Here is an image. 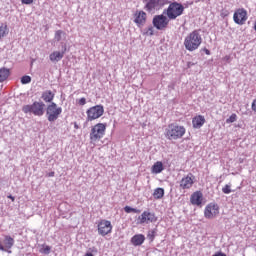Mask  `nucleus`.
<instances>
[{
    "mask_svg": "<svg viewBox=\"0 0 256 256\" xmlns=\"http://www.w3.org/2000/svg\"><path fill=\"white\" fill-rule=\"evenodd\" d=\"M201 43H203V38L201 37V34H199L197 30H194L188 36H186L184 40V47L187 51H197Z\"/></svg>",
    "mask_w": 256,
    "mask_h": 256,
    "instance_id": "nucleus-1",
    "label": "nucleus"
},
{
    "mask_svg": "<svg viewBox=\"0 0 256 256\" xmlns=\"http://www.w3.org/2000/svg\"><path fill=\"white\" fill-rule=\"evenodd\" d=\"M185 135V127L179 126L177 123H172L167 126L165 129V137L169 139V141H177V139H181Z\"/></svg>",
    "mask_w": 256,
    "mask_h": 256,
    "instance_id": "nucleus-2",
    "label": "nucleus"
},
{
    "mask_svg": "<svg viewBox=\"0 0 256 256\" xmlns=\"http://www.w3.org/2000/svg\"><path fill=\"white\" fill-rule=\"evenodd\" d=\"M23 113H32L36 117H43L45 115V103L43 101H35L31 105H24L22 107Z\"/></svg>",
    "mask_w": 256,
    "mask_h": 256,
    "instance_id": "nucleus-3",
    "label": "nucleus"
},
{
    "mask_svg": "<svg viewBox=\"0 0 256 256\" xmlns=\"http://www.w3.org/2000/svg\"><path fill=\"white\" fill-rule=\"evenodd\" d=\"M183 11H185L183 4L172 2L168 8L163 11V15H167L168 19L170 20H175L177 17H181Z\"/></svg>",
    "mask_w": 256,
    "mask_h": 256,
    "instance_id": "nucleus-4",
    "label": "nucleus"
},
{
    "mask_svg": "<svg viewBox=\"0 0 256 256\" xmlns=\"http://www.w3.org/2000/svg\"><path fill=\"white\" fill-rule=\"evenodd\" d=\"M107 129V124L98 123L92 127L90 132V140L92 143H97V141H101L105 135V130Z\"/></svg>",
    "mask_w": 256,
    "mask_h": 256,
    "instance_id": "nucleus-5",
    "label": "nucleus"
},
{
    "mask_svg": "<svg viewBox=\"0 0 256 256\" xmlns=\"http://www.w3.org/2000/svg\"><path fill=\"white\" fill-rule=\"evenodd\" d=\"M61 113H63V109L61 107H57L55 102H51L46 108V116L50 123L57 121Z\"/></svg>",
    "mask_w": 256,
    "mask_h": 256,
    "instance_id": "nucleus-6",
    "label": "nucleus"
},
{
    "mask_svg": "<svg viewBox=\"0 0 256 256\" xmlns=\"http://www.w3.org/2000/svg\"><path fill=\"white\" fill-rule=\"evenodd\" d=\"M104 113L105 108H103V105L93 106L86 111V121H95V119H99V117H102Z\"/></svg>",
    "mask_w": 256,
    "mask_h": 256,
    "instance_id": "nucleus-7",
    "label": "nucleus"
},
{
    "mask_svg": "<svg viewBox=\"0 0 256 256\" xmlns=\"http://www.w3.org/2000/svg\"><path fill=\"white\" fill-rule=\"evenodd\" d=\"M152 24L158 31H163V29H167V25H169V18L163 14L156 15L153 17Z\"/></svg>",
    "mask_w": 256,
    "mask_h": 256,
    "instance_id": "nucleus-8",
    "label": "nucleus"
},
{
    "mask_svg": "<svg viewBox=\"0 0 256 256\" xmlns=\"http://www.w3.org/2000/svg\"><path fill=\"white\" fill-rule=\"evenodd\" d=\"M113 231V225H111V221L102 220L98 223V233L105 237V235H109Z\"/></svg>",
    "mask_w": 256,
    "mask_h": 256,
    "instance_id": "nucleus-9",
    "label": "nucleus"
},
{
    "mask_svg": "<svg viewBox=\"0 0 256 256\" xmlns=\"http://www.w3.org/2000/svg\"><path fill=\"white\" fill-rule=\"evenodd\" d=\"M146 5L144 9L151 13V11H154V9H161L166 3L167 0H145Z\"/></svg>",
    "mask_w": 256,
    "mask_h": 256,
    "instance_id": "nucleus-10",
    "label": "nucleus"
},
{
    "mask_svg": "<svg viewBox=\"0 0 256 256\" xmlns=\"http://www.w3.org/2000/svg\"><path fill=\"white\" fill-rule=\"evenodd\" d=\"M219 215V205L210 203L206 206L204 216L206 219H215Z\"/></svg>",
    "mask_w": 256,
    "mask_h": 256,
    "instance_id": "nucleus-11",
    "label": "nucleus"
},
{
    "mask_svg": "<svg viewBox=\"0 0 256 256\" xmlns=\"http://www.w3.org/2000/svg\"><path fill=\"white\" fill-rule=\"evenodd\" d=\"M157 221V217L155 216V213H151L149 211H144L139 217H138V224L143 225V223H155Z\"/></svg>",
    "mask_w": 256,
    "mask_h": 256,
    "instance_id": "nucleus-12",
    "label": "nucleus"
},
{
    "mask_svg": "<svg viewBox=\"0 0 256 256\" xmlns=\"http://www.w3.org/2000/svg\"><path fill=\"white\" fill-rule=\"evenodd\" d=\"M233 19L237 25H243L247 21V11L245 9H238L234 13Z\"/></svg>",
    "mask_w": 256,
    "mask_h": 256,
    "instance_id": "nucleus-13",
    "label": "nucleus"
},
{
    "mask_svg": "<svg viewBox=\"0 0 256 256\" xmlns=\"http://www.w3.org/2000/svg\"><path fill=\"white\" fill-rule=\"evenodd\" d=\"M134 17V23H136L138 27H143V25L147 23V13H145L144 11L136 12Z\"/></svg>",
    "mask_w": 256,
    "mask_h": 256,
    "instance_id": "nucleus-14",
    "label": "nucleus"
},
{
    "mask_svg": "<svg viewBox=\"0 0 256 256\" xmlns=\"http://www.w3.org/2000/svg\"><path fill=\"white\" fill-rule=\"evenodd\" d=\"M193 179H195V176H193L191 173H189L186 177L182 178V180L180 181L181 189H191L194 183Z\"/></svg>",
    "mask_w": 256,
    "mask_h": 256,
    "instance_id": "nucleus-15",
    "label": "nucleus"
},
{
    "mask_svg": "<svg viewBox=\"0 0 256 256\" xmlns=\"http://www.w3.org/2000/svg\"><path fill=\"white\" fill-rule=\"evenodd\" d=\"M190 203L192 205L201 206L203 203V193L201 191L194 192L190 197Z\"/></svg>",
    "mask_w": 256,
    "mask_h": 256,
    "instance_id": "nucleus-16",
    "label": "nucleus"
},
{
    "mask_svg": "<svg viewBox=\"0 0 256 256\" xmlns=\"http://www.w3.org/2000/svg\"><path fill=\"white\" fill-rule=\"evenodd\" d=\"M65 51H67V47H64V50H62L61 52L54 51L49 55L50 61H52V63H59V61H61V59L65 57Z\"/></svg>",
    "mask_w": 256,
    "mask_h": 256,
    "instance_id": "nucleus-17",
    "label": "nucleus"
},
{
    "mask_svg": "<svg viewBox=\"0 0 256 256\" xmlns=\"http://www.w3.org/2000/svg\"><path fill=\"white\" fill-rule=\"evenodd\" d=\"M192 125L194 129H201L205 125V117L199 115L193 118Z\"/></svg>",
    "mask_w": 256,
    "mask_h": 256,
    "instance_id": "nucleus-18",
    "label": "nucleus"
},
{
    "mask_svg": "<svg viewBox=\"0 0 256 256\" xmlns=\"http://www.w3.org/2000/svg\"><path fill=\"white\" fill-rule=\"evenodd\" d=\"M131 243L135 247H139L142 243H145V235L136 234L131 238Z\"/></svg>",
    "mask_w": 256,
    "mask_h": 256,
    "instance_id": "nucleus-19",
    "label": "nucleus"
},
{
    "mask_svg": "<svg viewBox=\"0 0 256 256\" xmlns=\"http://www.w3.org/2000/svg\"><path fill=\"white\" fill-rule=\"evenodd\" d=\"M41 99H43L45 103H53V99H55V94L51 90H46L42 93Z\"/></svg>",
    "mask_w": 256,
    "mask_h": 256,
    "instance_id": "nucleus-20",
    "label": "nucleus"
},
{
    "mask_svg": "<svg viewBox=\"0 0 256 256\" xmlns=\"http://www.w3.org/2000/svg\"><path fill=\"white\" fill-rule=\"evenodd\" d=\"M11 74L9 68H0V83H3V81H7L9 78V75Z\"/></svg>",
    "mask_w": 256,
    "mask_h": 256,
    "instance_id": "nucleus-21",
    "label": "nucleus"
},
{
    "mask_svg": "<svg viewBox=\"0 0 256 256\" xmlns=\"http://www.w3.org/2000/svg\"><path fill=\"white\" fill-rule=\"evenodd\" d=\"M163 169H165L163 167V162L158 161V162L154 163V165L152 166V173H155L157 175L159 173H162Z\"/></svg>",
    "mask_w": 256,
    "mask_h": 256,
    "instance_id": "nucleus-22",
    "label": "nucleus"
},
{
    "mask_svg": "<svg viewBox=\"0 0 256 256\" xmlns=\"http://www.w3.org/2000/svg\"><path fill=\"white\" fill-rule=\"evenodd\" d=\"M164 195H165V189L163 188H156L153 192L154 199H163Z\"/></svg>",
    "mask_w": 256,
    "mask_h": 256,
    "instance_id": "nucleus-23",
    "label": "nucleus"
},
{
    "mask_svg": "<svg viewBox=\"0 0 256 256\" xmlns=\"http://www.w3.org/2000/svg\"><path fill=\"white\" fill-rule=\"evenodd\" d=\"M4 245L6 249H11L15 245V240L11 236H5Z\"/></svg>",
    "mask_w": 256,
    "mask_h": 256,
    "instance_id": "nucleus-24",
    "label": "nucleus"
},
{
    "mask_svg": "<svg viewBox=\"0 0 256 256\" xmlns=\"http://www.w3.org/2000/svg\"><path fill=\"white\" fill-rule=\"evenodd\" d=\"M66 33L63 30H57L55 32L54 40L59 42L65 39Z\"/></svg>",
    "mask_w": 256,
    "mask_h": 256,
    "instance_id": "nucleus-25",
    "label": "nucleus"
},
{
    "mask_svg": "<svg viewBox=\"0 0 256 256\" xmlns=\"http://www.w3.org/2000/svg\"><path fill=\"white\" fill-rule=\"evenodd\" d=\"M9 30L7 28V24H1L0 25V39H3L6 35H8Z\"/></svg>",
    "mask_w": 256,
    "mask_h": 256,
    "instance_id": "nucleus-26",
    "label": "nucleus"
},
{
    "mask_svg": "<svg viewBox=\"0 0 256 256\" xmlns=\"http://www.w3.org/2000/svg\"><path fill=\"white\" fill-rule=\"evenodd\" d=\"M156 235H157V230L156 229L149 230L148 234H147V238L149 239V241H154Z\"/></svg>",
    "mask_w": 256,
    "mask_h": 256,
    "instance_id": "nucleus-27",
    "label": "nucleus"
},
{
    "mask_svg": "<svg viewBox=\"0 0 256 256\" xmlns=\"http://www.w3.org/2000/svg\"><path fill=\"white\" fill-rule=\"evenodd\" d=\"M21 83H22V85H27V84L31 83V76H29V75L22 76Z\"/></svg>",
    "mask_w": 256,
    "mask_h": 256,
    "instance_id": "nucleus-28",
    "label": "nucleus"
},
{
    "mask_svg": "<svg viewBox=\"0 0 256 256\" xmlns=\"http://www.w3.org/2000/svg\"><path fill=\"white\" fill-rule=\"evenodd\" d=\"M144 35H149L150 37H153V35H155V30L153 26H149L148 29L144 32Z\"/></svg>",
    "mask_w": 256,
    "mask_h": 256,
    "instance_id": "nucleus-29",
    "label": "nucleus"
},
{
    "mask_svg": "<svg viewBox=\"0 0 256 256\" xmlns=\"http://www.w3.org/2000/svg\"><path fill=\"white\" fill-rule=\"evenodd\" d=\"M222 192H223L225 195H229V193L232 192V190H231V184H226V185L222 188Z\"/></svg>",
    "mask_w": 256,
    "mask_h": 256,
    "instance_id": "nucleus-30",
    "label": "nucleus"
},
{
    "mask_svg": "<svg viewBox=\"0 0 256 256\" xmlns=\"http://www.w3.org/2000/svg\"><path fill=\"white\" fill-rule=\"evenodd\" d=\"M237 121V114H232L228 119H226V123H235Z\"/></svg>",
    "mask_w": 256,
    "mask_h": 256,
    "instance_id": "nucleus-31",
    "label": "nucleus"
},
{
    "mask_svg": "<svg viewBox=\"0 0 256 256\" xmlns=\"http://www.w3.org/2000/svg\"><path fill=\"white\" fill-rule=\"evenodd\" d=\"M124 211L125 213H133V208L131 206H125Z\"/></svg>",
    "mask_w": 256,
    "mask_h": 256,
    "instance_id": "nucleus-32",
    "label": "nucleus"
},
{
    "mask_svg": "<svg viewBox=\"0 0 256 256\" xmlns=\"http://www.w3.org/2000/svg\"><path fill=\"white\" fill-rule=\"evenodd\" d=\"M79 105L83 106V105H86L87 104V99L85 98H80L79 101H78Z\"/></svg>",
    "mask_w": 256,
    "mask_h": 256,
    "instance_id": "nucleus-33",
    "label": "nucleus"
},
{
    "mask_svg": "<svg viewBox=\"0 0 256 256\" xmlns=\"http://www.w3.org/2000/svg\"><path fill=\"white\" fill-rule=\"evenodd\" d=\"M43 253H44L45 255H49V253H51V247L46 246V247L44 248V250H43Z\"/></svg>",
    "mask_w": 256,
    "mask_h": 256,
    "instance_id": "nucleus-34",
    "label": "nucleus"
},
{
    "mask_svg": "<svg viewBox=\"0 0 256 256\" xmlns=\"http://www.w3.org/2000/svg\"><path fill=\"white\" fill-rule=\"evenodd\" d=\"M22 3L24 5H31L33 3V0H22Z\"/></svg>",
    "mask_w": 256,
    "mask_h": 256,
    "instance_id": "nucleus-35",
    "label": "nucleus"
},
{
    "mask_svg": "<svg viewBox=\"0 0 256 256\" xmlns=\"http://www.w3.org/2000/svg\"><path fill=\"white\" fill-rule=\"evenodd\" d=\"M252 111L256 113V99L252 102Z\"/></svg>",
    "mask_w": 256,
    "mask_h": 256,
    "instance_id": "nucleus-36",
    "label": "nucleus"
},
{
    "mask_svg": "<svg viewBox=\"0 0 256 256\" xmlns=\"http://www.w3.org/2000/svg\"><path fill=\"white\" fill-rule=\"evenodd\" d=\"M213 256H227V254L223 253V252H217L216 254H214Z\"/></svg>",
    "mask_w": 256,
    "mask_h": 256,
    "instance_id": "nucleus-37",
    "label": "nucleus"
},
{
    "mask_svg": "<svg viewBox=\"0 0 256 256\" xmlns=\"http://www.w3.org/2000/svg\"><path fill=\"white\" fill-rule=\"evenodd\" d=\"M193 65H195V63H193V62H188V63H187V68H188V69H191V68L193 67Z\"/></svg>",
    "mask_w": 256,
    "mask_h": 256,
    "instance_id": "nucleus-38",
    "label": "nucleus"
},
{
    "mask_svg": "<svg viewBox=\"0 0 256 256\" xmlns=\"http://www.w3.org/2000/svg\"><path fill=\"white\" fill-rule=\"evenodd\" d=\"M132 213H141V210L137 208H132Z\"/></svg>",
    "mask_w": 256,
    "mask_h": 256,
    "instance_id": "nucleus-39",
    "label": "nucleus"
},
{
    "mask_svg": "<svg viewBox=\"0 0 256 256\" xmlns=\"http://www.w3.org/2000/svg\"><path fill=\"white\" fill-rule=\"evenodd\" d=\"M203 51L206 53V55H211V51H209V49L204 48Z\"/></svg>",
    "mask_w": 256,
    "mask_h": 256,
    "instance_id": "nucleus-40",
    "label": "nucleus"
},
{
    "mask_svg": "<svg viewBox=\"0 0 256 256\" xmlns=\"http://www.w3.org/2000/svg\"><path fill=\"white\" fill-rule=\"evenodd\" d=\"M47 177H55V172H49L48 174H47Z\"/></svg>",
    "mask_w": 256,
    "mask_h": 256,
    "instance_id": "nucleus-41",
    "label": "nucleus"
},
{
    "mask_svg": "<svg viewBox=\"0 0 256 256\" xmlns=\"http://www.w3.org/2000/svg\"><path fill=\"white\" fill-rule=\"evenodd\" d=\"M74 128L79 129V125L77 124V122L74 123Z\"/></svg>",
    "mask_w": 256,
    "mask_h": 256,
    "instance_id": "nucleus-42",
    "label": "nucleus"
},
{
    "mask_svg": "<svg viewBox=\"0 0 256 256\" xmlns=\"http://www.w3.org/2000/svg\"><path fill=\"white\" fill-rule=\"evenodd\" d=\"M8 199H11L12 201H15V197H13L11 195L8 196Z\"/></svg>",
    "mask_w": 256,
    "mask_h": 256,
    "instance_id": "nucleus-43",
    "label": "nucleus"
},
{
    "mask_svg": "<svg viewBox=\"0 0 256 256\" xmlns=\"http://www.w3.org/2000/svg\"><path fill=\"white\" fill-rule=\"evenodd\" d=\"M254 30L256 31V22H255V24H254Z\"/></svg>",
    "mask_w": 256,
    "mask_h": 256,
    "instance_id": "nucleus-44",
    "label": "nucleus"
}]
</instances>
